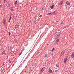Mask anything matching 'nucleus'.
I'll return each instance as SVG.
<instances>
[{"instance_id":"obj_1","label":"nucleus","mask_w":74,"mask_h":74,"mask_svg":"<svg viewBox=\"0 0 74 74\" xmlns=\"http://www.w3.org/2000/svg\"><path fill=\"white\" fill-rule=\"evenodd\" d=\"M60 35V32L58 33V34H56L55 37H54V38L56 39V38H57V37H58Z\"/></svg>"},{"instance_id":"obj_2","label":"nucleus","mask_w":74,"mask_h":74,"mask_svg":"<svg viewBox=\"0 0 74 74\" xmlns=\"http://www.w3.org/2000/svg\"><path fill=\"white\" fill-rule=\"evenodd\" d=\"M10 4H11V2H8L7 3V4L6 5L7 7H10Z\"/></svg>"},{"instance_id":"obj_3","label":"nucleus","mask_w":74,"mask_h":74,"mask_svg":"<svg viewBox=\"0 0 74 74\" xmlns=\"http://www.w3.org/2000/svg\"><path fill=\"white\" fill-rule=\"evenodd\" d=\"M34 68V66H32L31 68H30L29 69L30 71H32V70H33Z\"/></svg>"},{"instance_id":"obj_4","label":"nucleus","mask_w":74,"mask_h":74,"mask_svg":"<svg viewBox=\"0 0 74 74\" xmlns=\"http://www.w3.org/2000/svg\"><path fill=\"white\" fill-rule=\"evenodd\" d=\"M67 61V58H65L64 59V64H66V62Z\"/></svg>"},{"instance_id":"obj_5","label":"nucleus","mask_w":74,"mask_h":74,"mask_svg":"<svg viewBox=\"0 0 74 74\" xmlns=\"http://www.w3.org/2000/svg\"><path fill=\"white\" fill-rule=\"evenodd\" d=\"M6 23H7V22H6V20H5V19H4L3 22V24L5 25V24H6Z\"/></svg>"},{"instance_id":"obj_6","label":"nucleus","mask_w":74,"mask_h":74,"mask_svg":"<svg viewBox=\"0 0 74 74\" xmlns=\"http://www.w3.org/2000/svg\"><path fill=\"white\" fill-rule=\"evenodd\" d=\"M54 7H55V6L54 5H53V4L50 7V8H51V9H52L53 8H54Z\"/></svg>"},{"instance_id":"obj_7","label":"nucleus","mask_w":74,"mask_h":74,"mask_svg":"<svg viewBox=\"0 0 74 74\" xmlns=\"http://www.w3.org/2000/svg\"><path fill=\"white\" fill-rule=\"evenodd\" d=\"M64 53V51H63L61 54V57H62V55H63V54Z\"/></svg>"},{"instance_id":"obj_8","label":"nucleus","mask_w":74,"mask_h":74,"mask_svg":"<svg viewBox=\"0 0 74 74\" xmlns=\"http://www.w3.org/2000/svg\"><path fill=\"white\" fill-rule=\"evenodd\" d=\"M52 72V71L50 69L49 71V72L51 73Z\"/></svg>"},{"instance_id":"obj_9","label":"nucleus","mask_w":74,"mask_h":74,"mask_svg":"<svg viewBox=\"0 0 74 74\" xmlns=\"http://www.w3.org/2000/svg\"><path fill=\"white\" fill-rule=\"evenodd\" d=\"M5 50H4L2 52V55H3L4 53H5Z\"/></svg>"},{"instance_id":"obj_10","label":"nucleus","mask_w":74,"mask_h":74,"mask_svg":"<svg viewBox=\"0 0 74 74\" xmlns=\"http://www.w3.org/2000/svg\"><path fill=\"white\" fill-rule=\"evenodd\" d=\"M72 58H73L74 57V52H73L72 53V55H71Z\"/></svg>"},{"instance_id":"obj_11","label":"nucleus","mask_w":74,"mask_h":74,"mask_svg":"<svg viewBox=\"0 0 74 74\" xmlns=\"http://www.w3.org/2000/svg\"><path fill=\"white\" fill-rule=\"evenodd\" d=\"M66 4L68 5H70V2H69V1H67Z\"/></svg>"},{"instance_id":"obj_12","label":"nucleus","mask_w":74,"mask_h":74,"mask_svg":"<svg viewBox=\"0 0 74 74\" xmlns=\"http://www.w3.org/2000/svg\"><path fill=\"white\" fill-rule=\"evenodd\" d=\"M44 70H45V69H44V68H43L42 69L41 72H43V71H44Z\"/></svg>"},{"instance_id":"obj_13","label":"nucleus","mask_w":74,"mask_h":74,"mask_svg":"<svg viewBox=\"0 0 74 74\" xmlns=\"http://www.w3.org/2000/svg\"><path fill=\"white\" fill-rule=\"evenodd\" d=\"M59 39H58L56 41V44H58V42H59Z\"/></svg>"},{"instance_id":"obj_14","label":"nucleus","mask_w":74,"mask_h":74,"mask_svg":"<svg viewBox=\"0 0 74 74\" xmlns=\"http://www.w3.org/2000/svg\"><path fill=\"white\" fill-rule=\"evenodd\" d=\"M63 3V0H62L61 3V5H62Z\"/></svg>"},{"instance_id":"obj_15","label":"nucleus","mask_w":74,"mask_h":74,"mask_svg":"<svg viewBox=\"0 0 74 74\" xmlns=\"http://www.w3.org/2000/svg\"><path fill=\"white\" fill-rule=\"evenodd\" d=\"M17 3V1H16L14 4V5H16Z\"/></svg>"},{"instance_id":"obj_16","label":"nucleus","mask_w":74,"mask_h":74,"mask_svg":"<svg viewBox=\"0 0 74 74\" xmlns=\"http://www.w3.org/2000/svg\"><path fill=\"white\" fill-rule=\"evenodd\" d=\"M44 56L45 57H47V54H45L44 55Z\"/></svg>"},{"instance_id":"obj_17","label":"nucleus","mask_w":74,"mask_h":74,"mask_svg":"<svg viewBox=\"0 0 74 74\" xmlns=\"http://www.w3.org/2000/svg\"><path fill=\"white\" fill-rule=\"evenodd\" d=\"M52 14V12H51L50 13H49L47 14V15H51V14Z\"/></svg>"},{"instance_id":"obj_18","label":"nucleus","mask_w":74,"mask_h":74,"mask_svg":"<svg viewBox=\"0 0 74 74\" xmlns=\"http://www.w3.org/2000/svg\"><path fill=\"white\" fill-rule=\"evenodd\" d=\"M11 32H9V36H10L11 35Z\"/></svg>"},{"instance_id":"obj_19","label":"nucleus","mask_w":74,"mask_h":74,"mask_svg":"<svg viewBox=\"0 0 74 74\" xmlns=\"http://www.w3.org/2000/svg\"><path fill=\"white\" fill-rule=\"evenodd\" d=\"M11 11L12 12L14 11V9H12V8H11Z\"/></svg>"},{"instance_id":"obj_20","label":"nucleus","mask_w":74,"mask_h":74,"mask_svg":"<svg viewBox=\"0 0 74 74\" xmlns=\"http://www.w3.org/2000/svg\"><path fill=\"white\" fill-rule=\"evenodd\" d=\"M11 16L10 18L9 19V22H10V20H11Z\"/></svg>"},{"instance_id":"obj_21","label":"nucleus","mask_w":74,"mask_h":74,"mask_svg":"<svg viewBox=\"0 0 74 74\" xmlns=\"http://www.w3.org/2000/svg\"><path fill=\"white\" fill-rule=\"evenodd\" d=\"M56 66L58 67L59 66V65L57 64L56 65Z\"/></svg>"},{"instance_id":"obj_22","label":"nucleus","mask_w":74,"mask_h":74,"mask_svg":"<svg viewBox=\"0 0 74 74\" xmlns=\"http://www.w3.org/2000/svg\"><path fill=\"white\" fill-rule=\"evenodd\" d=\"M7 1V0H4V2H5Z\"/></svg>"},{"instance_id":"obj_23","label":"nucleus","mask_w":74,"mask_h":74,"mask_svg":"<svg viewBox=\"0 0 74 74\" xmlns=\"http://www.w3.org/2000/svg\"><path fill=\"white\" fill-rule=\"evenodd\" d=\"M55 72H56V73H57V72H58V71H55Z\"/></svg>"},{"instance_id":"obj_24","label":"nucleus","mask_w":74,"mask_h":74,"mask_svg":"<svg viewBox=\"0 0 74 74\" xmlns=\"http://www.w3.org/2000/svg\"><path fill=\"white\" fill-rule=\"evenodd\" d=\"M1 5H0V8H1Z\"/></svg>"},{"instance_id":"obj_25","label":"nucleus","mask_w":74,"mask_h":74,"mask_svg":"<svg viewBox=\"0 0 74 74\" xmlns=\"http://www.w3.org/2000/svg\"><path fill=\"white\" fill-rule=\"evenodd\" d=\"M53 49H53L52 50V51H53Z\"/></svg>"},{"instance_id":"obj_26","label":"nucleus","mask_w":74,"mask_h":74,"mask_svg":"<svg viewBox=\"0 0 74 74\" xmlns=\"http://www.w3.org/2000/svg\"><path fill=\"white\" fill-rule=\"evenodd\" d=\"M26 67H27V66H26L25 68H26Z\"/></svg>"},{"instance_id":"obj_27","label":"nucleus","mask_w":74,"mask_h":74,"mask_svg":"<svg viewBox=\"0 0 74 74\" xmlns=\"http://www.w3.org/2000/svg\"><path fill=\"white\" fill-rule=\"evenodd\" d=\"M66 5H65V6H66Z\"/></svg>"}]
</instances>
